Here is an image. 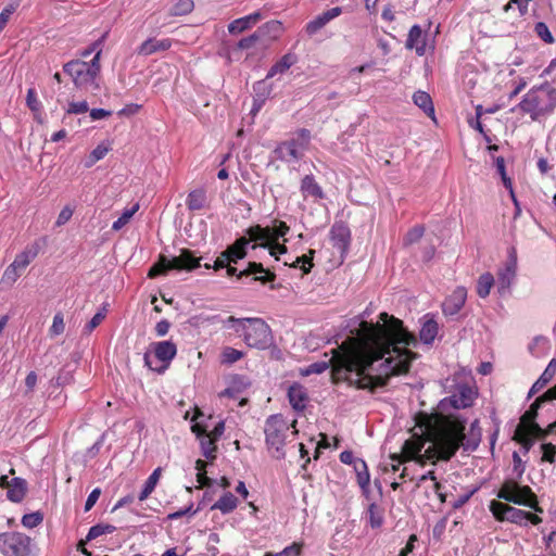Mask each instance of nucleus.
Here are the masks:
<instances>
[{"label": "nucleus", "instance_id": "1", "mask_svg": "<svg viewBox=\"0 0 556 556\" xmlns=\"http://www.w3.org/2000/svg\"><path fill=\"white\" fill-rule=\"evenodd\" d=\"M380 320L382 324L363 320L359 340L343 343L340 352L332 350L330 357L325 354L326 361L301 369L302 376L319 375L331 367L334 383L348 381L357 389L374 392L387 386L390 376L407 372L416 354L406 346H416V337L394 316L381 313Z\"/></svg>", "mask_w": 556, "mask_h": 556}, {"label": "nucleus", "instance_id": "2", "mask_svg": "<svg viewBox=\"0 0 556 556\" xmlns=\"http://www.w3.org/2000/svg\"><path fill=\"white\" fill-rule=\"evenodd\" d=\"M467 419L460 415H431L426 418V431L431 441L427 448L429 459L450 460L459 450L473 452L481 442L479 420L470 424L468 434L465 433Z\"/></svg>", "mask_w": 556, "mask_h": 556}, {"label": "nucleus", "instance_id": "3", "mask_svg": "<svg viewBox=\"0 0 556 556\" xmlns=\"http://www.w3.org/2000/svg\"><path fill=\"white\" fill-rule=\"evenodd\" d=\"M532 121L551 114L556 108V89L547 83L531 88L517 105Z\"/></svg>", "mask_w": 556, "mask_h": 556}, {"label": "nucleus", "instance_id": "4", "mask_svg": "<svg viewBox=\"0 0 556 556\" xmlns=\"http://www.w3.org/2000/svg\"><path fill=\"white\" fill-rule=\"evenodd\" d=\"M101 65L98 63V56L89 63L81 60H72L63 65V71L70 75L76 88L85 90H97L99 85L97 77Z\"/></svg>", "mask_w": 556, "mask_h": 556}, {"label": "nucleus", "instance_id": "5", "mask_svg": "<svg viewBox=\"0 0 556 556\" xmlns=\"http://www.w3.org/2000/svg\"><path fill=\"white\" fill-rule=\"evenodd\" d=\"M428 414H420L418 417L417 426L421 431V434L413 433L409 439H407L402 446V455L392 454L390 457L392 460H399L400 463H404L406 460L416 459L421 465L425 464V459L431 460L433 464L438 459H429L427 453L420 455L421 450L424 448L426 442H430L428 438V433L426 431V418L430 417ZM427 452V450L425 451Z\"/></svg>", "mask_w": 556, "mask_h": 556}, {"label": "nucleus", "instance_id": "6", "mask_svg": "<svg viewBox=\"0 0 556 556\" xmlns=\"http://www.w3.org/2000/svg\"><path fill=\"white\" fill-rule=\"evenodd\" d=\"M290 426L281 415H271L265 422L266 445L271 457L282 459L286 456L285 444Z\"/></svg>", "mask_w": 556, "mask_h": 556}, {"label": "nucleus", "instance_id": "7", "mask_svg": "<svg viewBox=\"0 0 556 556\" xmlns=\"http://www.w3.org/2000/svg\"><path fill=\"white\" fill-rule=\"evenodd\" d=\"M497 497L516 505L529 507L542 513L538 496L528 485H520L517 479H507L497 492Z\"/></svg>", "mask_w": 556, "mask_h": 556}, {"label": "nucleus", "instance_id": "8", "mask_svg": "<svg viewBox=\"0 0 556 556\" xmlns=\"http://www.w3.org/2000/svg\"><path fill=\"white\" fill-rule=\"evenodd\" d=\"M198 267H200V260L190 250L182 249L180 254L173 258L160 255L159 261L149 269L148 277L153 279L167 274L172 269L192 270Z\"/></svg>", "mask_w": 556, "mask_h": 556}, {"label": "nucleus", "instance_id": "9", "mask_svg": "<svg viewBox=\"0 0 556 556\" xmlns=\"http://www.w3.org/2000/svg\"><path fill=\"white\" fill-rule=\"evenodd\" d=\"M309 140V130L302 128L296 131V137L279 143L274 153L278 160L287 163L299 161L307 150Z\"/></svg>", "mask_w": 556, "mask_h": 556}, {"label": "nucleus", "instance_id": "10", "mask_svg": "<svg viewBox=\"0 0 556 556\" xmlns=\"http://www.w3.org/2000/svg\"><path fill=\"white\" fill-rule=\"evenodd\" d=\"M0 554L3 556H33L31 539L21 532L0 533Z\"/></svg>", "mask_w": 556, "mask_h": 556}, {"label": "nucleus", "instance_id": "11", "mask_svg": "<svg viewBox=\"0 0 556 556\" xmlns=\"http://www.w3.org/2000/svg\"><path fill=\"white\" fill-rule=\"evenodd\" d=\"M476 393L466 384L458 387L457 392L453 395L445 397L439 402L438 412L433 415L450 416V409H460L470 407L473 404Z\"/></svg>", "mask_w": 556, "mask_h": 556}, {"label": "nucleus", "instance_id": "12", "mask_svg": "<svg viewBox=\"0 0 556 556\" xmlns=\"http://www.w3.org/2000/svg\"><path fill=\"white\" fill-rule=\"evenodd\" d=\"M271 340L273 337L269 326L261 318H250L244 336L247 345L264 350L271 344Z\"/></svg>", "mask_w": 556, "mask_h": 556}, {"label": "nucleus", "instance_id": "13", "mask_svg": "<svg viewBox=\"0 0 556 556\" xmlns=\"http://www.w3.org/2000/svg\"><path fill=\"white\" fill-rule=\"evenodd\" d=\"M490 510L500 521H509L517 525H523L527 522V511L498 501H492L490 503Z\"/></svg>", "mask_w": 556, "mask_h": 556}, {"label": "nucleus", "instance_id": "14", "mask_svg": "<svg viewBox=\"0 0 556 556\" xmlns=\"http://www.w3.org/2000/svg\"><path fill=\"white\" fill-rule=\"evenodd\" d=\"M152 346L155 357L165 364L161 369H157V371L161 372L167 368L169 362L176 356L177 348L172 341L155 342ZM143 361L148 368L156 370V368L152 366L151 355L149 353H144Z\"/></svg>", "mask_w": 556, "mask_h": 556}, {"label": "nucleus", "instance_id": "15", "mask_svg": "<svg viewBox=\"0 0 556 556\" xmlns=\"http://www.w3.org/2000/svg\"><path fill=\"white\" fill-rule=\"evenodd\" d=\"M228 276H237L238 278L248 277L251 275L264 274L262 276H255L253 278L254 281H260L262 283L270 282L276 279V275L264 268L262 263L250 262L248 267L238 273V269L231 264L226 266Z\"/></svg>", "mask_w": 556, "mask_h": 556}, {"label": "nucleus", "instance_id": "16", "mask_svg": "<svg viewBox=\"0 0 556 556\" xmlns=\"http://www.w3.org/2000/svg\"><path fill=\"white\" fill-rule=\"evenodd\" d=\"M516 268H517V258L515 255V250L511 249L509 253V260L507 261L505 267L500 270L497 275V289L501 294H505L515 277H516Z\"/></svg>", "mask_w": 556, "mask_h": 556}, {"label": "nucleus", "instance_id": "17", "mask_svg": "<svg viewBox=\"0 0 556 556\" xmlns=\"http://www.w3.org/2000/svg\"><path fill=\"white\" fill-rule=\"evenodd\" d=\"M330 239L334 248L342 254L345 253L351 242V231L348 225L343 222H336L330 230Z\"/></svg>", "mask_w": 556, "mask_h": 556}, {"label": "nucleus", "instance_id": "18", "mask_svg": "<svg viewBox=\"0 0 556 556\" xmlns=\"http://www.w3.org/2000/svg\"><path fill=\"white\" fill-rule=\"evenodd\" d=\"M467 299V290L457 287L442 303V311L446 316L456 315L464 306Z\"/></svg>", "mask_w": 556, "mask_h": 556}, {"label": "nucleus", "instance_id": "19", "mask_svg": "<svg viewBox=\"0 0 556 556\" xmlns=\"http://www.w3.org/2000/svg\"><path fill=\"white\" fill-rule=\"evenodd\" d=\"M342 13V9L340 7L331 8L317 15L314 20H312L306 25V33L308 35H314L318 30H320L324 26H326L330 21L338 17Z\"/></svg>", "mask_w": 556, "mask_h": 556}, {"label": "nucleus", "instance_id": "20", "mask_svg": "<svg viewBox=\"0 0 556 556\" xmlns=\"http://www.w3.org/2000/svg\"><path fill=\"white\" fill-rule=\"evenodd\" d=\"M247 235L250 241H261V244H253L252 249L257 247L268 248L273 243V232L269 227H262L260 225L252 226L247 229Z\"/></svg>", "mask_w": 556, "mask_h": 556}, {"label": "nucleus", "instance_id": "21", "mask_svg": "<svg viewBox=\"0 0 556 556\" xmlns=\"http://www.w3.org/2000/svg\"><path fill=\"white\" fill-rule=\"evenodd\" d=\"M405 48L415 50L418 55L426 52V39L419 25H414L408 31Z\"/></svg>", "mask_w": 556, "mask_h": 556}, {"label": "nucleus", "instance_id": "22", "mask_svg": "<svg viewBox=\"0 0 556 556\" xmlns=\"http://www.w3.org/2000/svg\"><path fill=\"white\" fill-rule=\"evenodd\" d=\"M249 245V239L241 237L237 239L231 245H229L224 253V260H229V264L237 263L247 255V248Z\"/></svg>", "mask_w": 556, "mask_h": 556}, {"label": "nucleus", "instance_id": "23", "mask_svg": "<svg viewBox=\"0 0 556 556\" xmlns=\"http://www.w3.org/2000/svg\"><path fill=\"white\" fill-rule=\"evenodd\" d=\"M288 399L293 409L302 412L306 407L308 395L304 387L294 383L288 390Z\"/></svg>", "mask_w": 556, "mask_h": 556}, {"label": "nucleus", "instance_id": "24", "mask_svg": "<svg viewBox=\"0 0 556 556\" xmlns=\"http://www.w3.org/2000/svg\"><path fill=\"white\" fill-rule=\"evenodd\" d=\"M556 375V358H552L547 364L543 374L539 377V379L532 384L531 389L528 392V399L532 397L536 394L541 389H543Z\"/></svg>", "mask_w": 556, "mask_h": 556}, {"label": "nucleus", "instance_id": "25", "mask_svg": "<svg viewBox=\"0 0 556 556\" xmlns=\"http://www.w3.org/2000/svg\"><path fill=\"white\" fill-rule=\"evenodd\" d=\"M172 46V41L169 39H152L149 38L143 41L138 48V54L140 55H151L155 52L168 50Z\"/></svg>", "mask_w": 556, "mask_h": 556}, {"label": "nucleus", "instance_id": "26", "mask_svg": "<svg viewBox=\"0 0 556 556\" xmlns=\"http://www.w3.org/2000/svg\"><path fill=\"white\" fill-rule=\"evenodd\" d=\"M260 18H261V13H258V12H254L247 16L237 18L228 25V31L231 35L240 34V33L251 28L254 24H256L260 21Z\"/></svg>", "mask_w": 556, "mask_h": 556}, {"label": "nucleus", "instance_id": "27", "mask_svg": "<svg viewBox=\"0 0 556 556\" xmlns=\"http://www.w3.org/2000/svg\"><path fill=\"white\" fill-rule=\"evenodd\" d=\"M300 189L305 199L308 197L323 199L325 195L321 187L317 184L313 175H306L303 177Z\"/></svg>", "mask_w": 556, "mask_h": 556}, {"label": "nucleus", "instance_id": "28", "mask_svg": "<svg viewBox=\"0 0 556 556\" xmlns=\"http://www.w3.org/2000/svg\"><path fill=\"white\" fill-rule=\"evenodd\" d=\"M298 62V56L294 53H286L278 60L268 71L266 79L273 78L278 74H285L292 65Z\"/></svg>", "mask_w": 556, "mask_h": 556}, {"label": "nucleus", "instance_id": "29", "mask_svg": "<svg viewBox=\"0 0 556 556\" xmlns=\"http://www.w3.org/2000/svg\"><path fill=\"white\" fill-rule=\"evenodd\" d=\"M27 483L22 478H13L8 486L7 496L11 502L20 503L26 494Z\"/></svg>", "mask_w": 556, "mask_h": 556}, {"label": "nucleus", "instance_id": "30", "mask_svg": "<svg viewBox=\"0 0 556 556\" xmlns=\"http://www.w3.org/2000/svg\"><path fill=\"white\" fill-rule=\"evenodd\" d=\"M39 248L37 244L27 247L24 251L17 254L13 261V265L23 271L30 262L38 255Z\"/></svg>", "mask_w": 556, "mask_h": 556}, {"label": "nucleus", "instance_id": "31", "mask_svg": "<svg viewBox=\"0 0 556 556\" xmlns=\"http://www.w3.org/2000/svg\"><path fill=\"white\" fill-rule=\"evenodd\" d=\"M354 471L356 473L357 483L363 492H367L370 482V475L368 471L367 464L364 459H357L353 465Z\"/></svg>", "mask_w": 556, "mask_h": 556}, {"label": "nucleus", "instance_id": "32", "mask_svg": "<svg viewBox=\"0 0 556 556\" xmlns=\"http://www.w3.org/2000/svg\"><path fill=\"white\" fill-rule=\"evenodd\" d=\"M268 27H269V24L267 23L266 25L257 28L252 35L239 40V42L237 45L238 49L249 50V49L254 48L256 46V43L265 37L266 28H268Z\"/></svg>", "mask_w": 556, "mask_h": 556}, {"label": "nucleus", "instance_id": "33", "mask_svg": "<svg viewBox=\"0 0 556 556\" xmlns=\"http://www.w3.org/2000/svg\"><path fill=\"white\" fill-rule=\"evenodd\" d=\"M413 101L427 116L434 117V108L429 93L418 90L414 93Z\"/></svg>", "mask_w": 556, "mask_h": 556}, {"label": "nucleus", "instance_id": "34", "mask_svg": "<svg viewBox=\"0 0 556 556\" xmlns=\"http://www.w3.org/2000/svg\"><path fill=\"white\" fill-rule=\"evenodd\" d=\"M438 330H439L438 323L432 318L427 319L422 324V327L419 332L420 340L425 344H431L438 334Z\"/></svg>", "mask_w": 556, "mask_h": 556}, {"label": "nucleus", "instance_id": "35", "mask_svg": "<svg viewBox=\"0 0 556 556\" xmlns=\"http://www.w3.org/2000/svg\"><path fill=\"white\" fill-rule=\"evenodd\" d=\"M238 506V500L231 492H226L212 506L211 509H218L223 514H229Z\"/></svg>", "mask_w": 556, "mask_h": 556}, {"label": "nucleus", "instance_id": "36", "mask_svg": "<svg viewBox=\"0 0 556 556\" xmlns=\"http://www.w3.org/2000/svg\"><path fill=\"white\" fill-rule=\"evenodd\" d=\"M161 473H162V468L157 467L156 469L153 470V472L146 480L143 489L141 490V492L138 495V500L140 502H143L144 500H147L149 497V495L154 491V489L160 480Z\"/></svg>", "mask_w": 556, "mask_h": 556}, {"label": "nucleus", "instance_id": "37", "mask_svg": "<svg viewBox=\"0 0 556 556\" xmlns=\"http://www.w3.org/2000/svg\"><path fill=\"white\" fill-rule=\"evenodd\" d=\"M206 193L203 189H195L188 194L186 204L190 211H199L204 207Z\"/></svg>", "mask_w": 556, "mask_h": 556}, {"label": "nucleus", "instance_id": "38", "mask_svg": "<svg viewBox=\"0 0 556 556\" xmlns=\"http://www.w3.org/2000/svg\"><path fill=\"white\" fill-rule=\"evenodd\" d=\"M513 439L522 445L525 453H528L534 443L533 437L523 426H517Z\"/></svg>", "mask_w": 556, "mask_h": 556}, {"label": "nucleus", "instance_id": "39", "mask_svg": "<svg viewBox=\"0 0 556 556\" xmlns=\"http://www.w3.org/2000/svg\"><path fill=\"white\" fill-rule=\"evenodd\" d=\"M494 285V277L490 273L482 274L477 282V293L480 298L484 299L490 294L491 288Z\"/></svg>", "mask_w": 556, "mask_h": 556}, {"label": "nucleus", "instance_id": "40", "mask_svg": "<svg viewBox=\"0 0 556 556\" xmlns=\"http://www.w3.org/2000/svg\"><path fill=\"white\" fill-rule=\"evenodd\" d=\"M250 318H236L230 316L226 319L225 325L232 328L235 332L244 339L247 332V325L249 324Z\"/></svg>", "mask_w": 556, "mask_h": 556}, {"label": "nucleus", "instance_id": "41", "mask_svg": "<svg viewBox=\"0 0 556 556\" xmlns=\"http://www.w3.org/2000/svg\"><path fill=\"white\" fill-rule=\"evenodd\" d=\"M540 408L541 406L539 405V403L533 402L530 405L529 409H527L520 417V422L518 426H523L526 430L529 425L536 424L535 419L538 417Z\"/></svg>", "mask_w": 556, "mask_h": 556}, {"label": "nucleus", "instance_id": "42", "mask_svg": "<svg viewBox=\"0 0 556 556\" xmlns=\"http://www.w3.org/2000/svg\"><path fill=\"white\" fill-rule=\"evenodd\" d=\"M216 440L210 438L208 435H204L200 439L201 443V450L203 456H205L207 459H215L216 458Z\"/></svg>", "mask_w": 556, "mask_h": 556}, {"label": "nucleus", "instance_id": "43", "mask_svg": "<svg viewBox=\"0 0 556 556\" xmlns=\"http://www.w3.org/2000/svg\"><path fill=\"white\" fill-rule=\"evenodd\" d=\"M139 210V204H135L129 208H126L121 217H118L117 220H115L112 225V229L115 231L121 230L124 226H126L131 217L135 215V213Z\"/></svg>", "mask_w": 556, "mask_h": 556}, {"label": "nucleus", "instance_id": "44", "mask_svg": "<svg viewBox=\"0 0 556 556\" xmlns=\"http://www.w3.org/2000/svg\"><path fill=\"white\" fill-rule=\"evenodd\" d=\"M116 530V528L112 525H96L89 529V532L86 536L87 541H91L93 539H97L98 536L102 534H110L113 533Z\"/></svg>", "mask_w": 556, "mask_h": 556}, {"label": "nucleus", "instance_id": "45", "mask_svg": "<svg viewBox=\"0 0 556 556\" xmlns=\"http://www.w3.org/2000/svg\"><path fill=\"white\" fill-rule=\"evenodd\" d=\"M194 8L192 0H178L172 8L170 14L174 16H181L190 13Z\"/></svg>", "mask_w": 556, "mask_h": 556}, {"label": "nucleus", "instance_id": "46", "mask_svg": "<svg viewBox=\"0 0 556 556\" xmlns=\"http://www.w3.org/2000/svg\"><path fill=\"white\" fill-rule=\"evenodd\" d=\"M266 78L254 84L253 90L255 91L256 98L261 99V102H265L270 96L273 88L266 84Z\"/></svg>", "mask_w": 556, "mask_h": 556}, {"label": "nucleus", "instance_id": "47", "mask_svg": "<svg viewBox=\"0 0 556 556\" xmlns=\"http://www.w3.org/2000/svg\"><path fill=\"white\" fill-rule=\"evenodd\" d=\"M106 307L102 306L91 318V320L85 326L84 332L89 334L96 329L105 318L106 316Z\"/></svg>", "mask_w": 556, "mask_h": 556}, {"label": "nucleus", "instance_id": "48", "mask_svg": "<svg viewBox=\"0 0 556 556\" xmlns=\"http://www.w3.org/2000/svg\"><path fill=\"white\" fill-rule=\"evenodd\" d=\"M106 36H108V33L103 34L101 38L96 40L89 48L85 49L81 52V56L83 58H88L91 53L96 52L93 58L98 56V63H100V56H101V53H102V46H103V42H104Z\"/></svg>", "mask_w": 556, "mask_h": 556}, {"label": "nucleus", "instance_id": "49", "mask_svg": "<svg viewBox=\"0 0 556 556\" xmlns=\"http://www.w3.org/2000/svg\"><path fill=\"white\" fill-rule=\"evenodd\" d=\"M425 233V227L421 225H417L409 229L404 237V244L409 245L418 242Z\"/></svg>", "mask_w": 556, "mask_h": 556}, {"label": "nucleus", "instance_id": "50", "mask_svg": "<svg viewBox=\"0 0 556 556\" xmlns=\"http://www.w3.org/2000/svg\"><path fill=\"white\" fill-rule=\"evenodd\" d=\"M222 357H223V363L233 364L243 357V352L236 350L233 348L227 346L223 350Z\"/></svg>", "mask_w": 556, "mask_h": 556}, {"label": "nucleus", "instance_id": "51", "mask_svg": "<svg viewBox=\"0 0 556 556\" xmlns=\"http://www.w3.org/2000/svg\"><path fill=\"white\" fill-rule=\"evenodd\" d=\"M21 275L22 271L13 264H10L2 275V282L8 286H12Z\"/></svg>", "mask_w": 556, "mask_h": 556}, {"label": "nucleus", "instance_id": "52", "mask_svg": "<svg viewBox=\"0 0 556 556\" xmlns=\"http://www.w3.org/2000/svg\"><path fill=\"white\" fill-rule=\"evenodd\" d=\"M541 451H542V462H548L551 464H554L556 460V445L553 443H542L541 444Z\"/></svg>", "mask_w": 556, "mask_h": 556}, {"label": "nucleus", "instance_id": "53", "mask_svg": "<svg viewBox=\"0 0 556 556\" xmlns=\"http://www.w3.org/2000/svg\"><path fill=\"white\" fill-rule=\"evenodd\" d=\"M26 104L34 113H39L41 111L42 105L38 100L36 90L34 88H29L27 90Z\"/></svg>", "mask_w": 556, "mask_h": 556}, {"label": "nucleus", "instance_id": "54", "mask_svg": "<svg viewBox=\"0 0 556 556\" xmlns=\"http://www.w3.org/2000/svg\"><path fill=\"white\" fill-rule=\"evenodd\" d=\"M534 30L536 35L546 43H553L554 37L549 31L547 25L543 22H539L535 24Z\"/></svg>", "mask_w": 556, "mask_h": 556}, {"label": "nucleus", "instance_id": "55", "mask_svg": "<svg viewBox=\"0 0 556 556\" xmlns=\"http://www.w3.org/2000/svg\"><path fill=\"white\" fill-rule=\"evenodd\" d=\"M43 518L40 513L26 514L22 518V525L26 528H35L42 522Z\"/></svg>", "mask_w": 556, "mask_h": 556}, {"label": "nucleus", "instance_id": "56", "mask_svg": "<svg viewBox=\"0 0 556 556\" xmlns=\"http://www.w3.org/2000/svg\"><path fill=\"white\" fill-rule=\"evenodd\" d=\"M65 324L62 313H56L53 317L52 326L50 327V334L59 336L64 332Z\"/></svg>", "mask_w": 556, "mask_h": 556}, {"label": "nucleus", "instance_id": "57", "mask_svg": "<svg viewBox=\"0 0 556 556\" xmlns=\"http://www.w3.org/2000/svg\"><path fill=\"white\" fill-rule=\"evenodd\" d=\"M528 432L535 440H545L549 434L547 432V428L543 429L539 424H532L527 427Z\"/></svg>", "mask_w": 556, "mask_h": 556}, {"label": "nucleus", "instance_id": "58", "mask_svg": "<svg viewBox=\"0 0 556 556\" xmlns=\"http://www.w3.org/2000/svg\"><path fill=\"white\" fill-rule=\"evenodd\" d=\"M315 251L309 250L308 254H304L302 256L296 257V263H301V268L304 274H308L313 267V257H314Z\"/></svg>", "mask_w": 556, "mask_h": 556}, {"label": "nucleus", "instance_id": "59", "mask_svg": "<svg viewBox=\"0 0 556 556\" xmlns=\"http://www.w3.org/2000/svg\"><path fill=\"white\" fill-rule=\"evenodd\" d=\"M301 553V546L296 543L287 546L279 553H266L265 556H299Z\"/></svg>", "mask_w": 556, "mask_h": 556}, {"label": "nucleus", "instance_id": "60", "mask_svg": "<svg viewBox=\"0 0 556 556\" xmlns=\"http://www.w3.org/2000/svg\"><path fill=\"white\" fill-rule=\"evenodd\" d=\"M513 470L516 473L517 480H519L522 477L526 470L525 462L521 459L517 452L513 453Z\"/></svg>", "mask_w": 556, "mask_h": 556}, {"label": "nucleus", "instance_id": "61", "mask_svg": "<svg viewBox=\"0 0 556 556\" xmlns=\"http://www.w3.org/2000/svg\"><path fill=\"white\" fill-rule=\"evenodd\" d=\"M289 226L285 222H276L273 232V242L277 241L279 238L285 237L289 231Z\"/></svg>", "mask_w": 556, "mask_h": 556}, {"label": "nucleus", "instance_id": "62", "mask_svg": "<svg viewBox=\"0 0 556 556\" xmlns=\"http://www.w3.org/2000/svg\"><path fill=\"white\" fill-rule=\"evenodd\" d=\"M73 213L74 210L71 206H64L56 218L55 225L58 227L65 225L73 216Z\"/></svg>", "mask_w": 556, "mask_h": 556}, {"label": "nucleus", "instance_id": "63", "mask_svg": "<svg viewBox=\"0 0 556 556\" xmlns=\"http://www.w3.org/2000/svg\"><path fill=\"white\" fill-rule=\"evenodd\" d=\"M89 110L87 101L80 102H71L68 104L67 113L68 114H83Z\"/></svg>", "mask_w": 556, "mask_h": 556}, {"label": "nucleus", "instance_id": "64", "mask_svg": "<svg viewBox=\"0 0 556 556\" xmlns=\"http://www.w3.org/2000/svg\"><path fill=\"white\" fill-rule=\"evenodd\" d=\"M100 494H101V490L99 488L93 489L90 492V494L88 495L87 501L85 503V510L86 511L90 510L93 507V505L99 500Z\"/></svg>", "mask_w": 556, "mask_h": 556}]
</instances>
